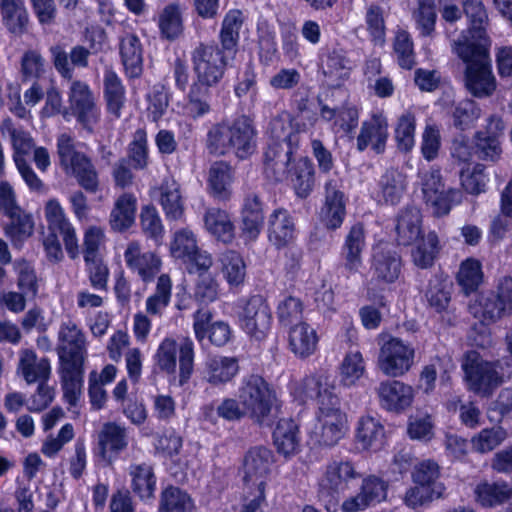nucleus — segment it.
Segmentation results:
<instances>
[{
    "label": "nucleus",
    "instance_id": "obj_25",
    "mask_svg": "<svg viewBox=\"0 0 512 512\" xmlns=\"http://www.w3.org/2000/svg\"><path fill=\"white\" fill-rule=\"evenodd\" d=\"M474 494L476 501L483 507L503 505L512 498V483L504 480H483L476 485Z\"/></svg>",
    "mask_w": 512,
    "mask_h": 512
},
{
    "label": "nucleus",
    "instance_id": "obj_20",
    "mask_svg": "<svg viewBox=\"0 0 512 512\" xmlns=\"http://www.w3.org/2000/svg\"><path fill=\"white\" fill-rule=\"evenodd\" d=\"M401 258L389 244L379 243L373 248L371 270L378 281L393 283L401 273Z\"/></svg>",
    "mask_w": 512,
    "mask_h": 512
},
{
    "label": "nucleus",
    "instance_id": "obj_17",
    "mask_svg": "<svg viewBox=\"0 0 512 512\" xmlns=\"http://www.w3.org/2000/svg\"><path fill=\"white\" fill-rule=\"evenodd\" d=\"M293 144L270 142L264 154V171L267 178L281 182L289 178Z\"/></svg>",
    "mask_w": 512,
    "mask_h": 512
},
{
    "label": "nucleus",
    "instance_id": "obj_32",
    "mask_svg": "<svg viewBox=\"0 0 512 512\" xmlns=\"http://www.w3.org/2000/svg\"><path fill=\"white\" fill-rule=\"evenodd\" d=\"M128 474L131 478V489L134 494L143 501L154 498L156 476L150 464L133 463L128 468Z\"/></svg>",
    "mask_w": 512,
    "mask_h": 512
},
{
    "label": "nucleus",
    "instance_id": "obj_55",
    "mask_svg": "<svg viewBox=\"0 0 512 512\" xmlns=\"http://www.w3.org/2000/svg\"><path fill=\"white\" fill-rule=\"evenodd\" d=\"M445 486L443 484H435L432 487L417 484L409 488L404 495V503L412 509L425 506L435 499L444 496Z\"/></svg>",
    "mask_w": 512,
    "mask_h": 512
},
{
    "label": "nucleus",
    "instance_id": "obj_21",
    "mask_svg": "<svg viewBox=\"0 0 512 512\" xmlns=\"http://www.w3.org/2000/svg\"><path fill=\"white\" fill-rule=\"evenodd\" d=\"M388 139V121L381 114H374L370 120L362 124L360 134L357 137V148L363 151L370 144L372 149L380 154L384 152Z\"/></svg>",
    "mask_w": 512,
    "mask_h": 512
},
{
    "label": "nucleus",
    "instance_id": "obj_41",
    "mask_svg": "<svg viewBox=\"0 0 512 512\" xmlns=\"http://www.w3.org/2000/svg\"><path fill=\"white\" fill-rule=\"evenodd\" d=\"M235 358L215 356L207 360L204 379L212 385H220L231 381L238 372Z\"/></svg>",
    "mask_w": 512,
    "mask_h": 512
},
{
    "label": "nucleus",
    "instance_id": "obj_42",
    "mask_svg": "<svg viewBox=\"0 0 512 512\" xmlns=\"http://www.w3.org/2000/svg\"><path fill=\"white\" fill-rule=\"evenodd\" d=\"M384 434V426L378 418L371 415L359 418L356 439L363 449H378L383 443Z\"/></svg>",
    "mask_w": 512,
    "mask_h": 512
},
{
    "label": "nucleus",
    "instance_id": "obj_29",
    "mask_svg": "<svg viewBox=\"0 0 512 512\" xmlns=\"http://www.w3.org/2000/svg\"><path fill=\"white\" fill-rule=\"evenodd\" d=\"M18 372L28 384L47 382L51 366L47 358H38L33 350L25 349L20 353Z\"/></svg>",
    "mask_w": 512,
    "mask_h": 512
},
{
    "label": "nucleus",
    "instance_id": "obj_35",
    "mask_svg": "<svg viewBox=\"0 0 512 512\" xmlns=\"http://www.w3.org/2000/svg\"><path fill=\"white\" fill-rule=\"evenodd\" d=\"M120 56L126 75L138 78L143 71L142 45L134 34H126L120 40Z\"/></svg>",
    "mask_w": 512,
    "mask_h": 512
},
{
    "label": "nucleus",
    "instance_id": "obj_63",
    "mask_svg": "<svg viewBox=\"0 0 512 512\" xmlns=\"http://www.w3.org/2000/svg\"><path fill=\"white\" fill-rule=\"evenodd\" d=\"M364 373L365 364L362 354L359 351L347 353L340 366V377L343 385H355Z\"/></svg>",
    "mask_w": 512,
    "mask_h": 512
},
{
    "label": "nucleus",
    "instance_id": "obj_57",
    "mask_svg": "<svg viewBox=\"0 0 512 512\" xmlns=\"http://www.w3.org/2000/svg\"><path fill=\"white\" fill-rule=\"evenodd\" d=\"M416 117L414 113L406 111L399 116L395 126V140L400 151L407 153L415 144Z\"/></svg>",
    "mask_w": 512,
    "mask_h": 512
},
{
    "label": "nucleus",
    "instance_id": "obj_60",
    "mask_svg": "<svg viewBox=\"0 0 512 512\" xmlns=\"http://www.w3.org/2000/svg\"><path fill=\"white\" fill-rule=\"evenodd\" d=\"M438 243V236L435 232H429L422 237L412 250L414 264L422 269L432 266L438 252Z\"/></svg>",
    "mask_w": 512,
    "mask_h": 512
},
{
    "label": "nucleus",
    "instance_id": "obj_8",
    "mask_svg": "<svg viewBox=\"0 0 512 512\" xmlns=\"http://www.w3.org/2000/svg\"><path fill=\"white\" fill-rule=\"evenodd\" d=\"M418 183L423 199L436 216L447 215L451 210V200L459 193L455 189L445 190L439 168L420 167L417 172Z\"/></svg>",
    "mask_w": 512,
    "mask_h": 512
},
{
    "label": "nucleus",
    "instance_id": "obj_59",
    "mask_svg": "<svg viewBox=\"0 0 512 512\" xmlns=\"http://www.w3.org/2000/svg\"><path fill=\"white\" fill-rule=\"evenodd\" d=\"M222 273L231 286L243 283L246 275V265L239 253L229 250L221 255Z\"/></svg>",
    "mask_w": 512,
    "mask_h": 512
},
{
    "label": "nucleus",
    "instance_id": "obj_22",
    "mask_svg": "<svg viewBox=\"0 0 512 512\" xmlns=\"http://www.w3.org/2000/svg\"><path fill=\"white\" fill-rule=\"evenodd\" d=\"M255 129L252 121L246 116H240L231 123V152L240 159L251 155L256 147Z\"/></svg>",
    "mask_w": 512,
    "mask_h": 512
},
{
    "label": "nucleus",
    "instance_id": "obj_28",
    "mask_svg": "<svg viewBox=\"0 0 512 512\" xmlns=\"http://www.w3.org/2000/svg\"><path fill=\"white\" fill-rule=\"evenodd\" d=\"M288 344L292 353L297 357L307 358L317 349V332L306 322L295 324L289 330Z\"/></svg>",
    "mask_w": 512,
    "mask_h": 512
},
{
    "label": "nucleus",
    "instance_id": "obj_64",
    "mask_svg": "<svg viewBox=\"0 0 512 512\" xmlns=\"http://www.w3.org/2000/svg\"><path fill=\"white\" fill-rule=\"evenodd\" d=\"M198 248L196 236L192 230L183 228L175 232L170 251L174 258L183 262L191 258Z\"/></svg>",
    "mask_w": 512,
    "mask_h": 512
},
{
    "label": "nucleus",
    "instance_id": "obj_26",
    "mask_svg": "<svg viewBox=\"0 0 512 512\" xmlns=\"http://www.w3.org/2000/svg\"><path fill=\"white\" fill-rule=\"evenodd\" d=\"M58 338L57 351L59 357H86L85 336L74 322L67 321L62 323Z\"/></svg>",
    "mask_w": 512,
    "mask_h": 512
},
{
    "label": "nucleus",
    "instance_id": "obj_2",
    "mask_svg": "<svg viewBox=\"0 0 512 512\" xmlns=\"http://www.w3.org/2000/svg\"><path fill=\"white\" fill-rule=\"evenodd\" d=\"M360 477L361 474L352 461L339 459L326 464L318 482V496L327 512H337L341 508V495Z\"/></svg>",
    "mask_w": 512,
    "mask_h": 512
},
{
    "label": "nucleus",
    "instance_id": "obj_40",
    "mask_svg": "<svg viewBox=\"0 0 512 512\" xmlns=\"http://www.w3.org/2000/svg\"><path fill=\"white\" fill-rule=\"evenodd\" d=\"M462 6L470 22L471 39L468 40L475 43L486 42L489 19L483 3L480 0H462Z\"/></svg>",
    "mask_w": 512,
    "mask_h": 512
},
{
    "label": "nucleus",
    "instance_id": "obj_56",
    "mask_svg": "<svg viewBox=\"0 0 512 512\" xmlns=\"http://www.w3.org/2000/svg\"><path fill=\"white\" fill-rule=\"evenodd\" d=\"M482 279V266L478 260L468 258L461 263L457 273V282L466 295L476 291Z\"/></svg>",
    "mask_w": 512,
    "mask_h": 512
},
{
    "label": "nucleus",
    "instance_id": "obj_61",
    "mask_svg": "<svg viewBox=\"0 0 512 512\" xmlns=\"http://www.w3.org/2000/svg\"><path fill=\"white\" fill-rule=\"evenodd\" d=\"M192 507L190 496L177 487L170 486L161 493L159 512H189Z\"/></svg>",
    "mask_w": 512,
    "mask_h": 512
},
{
    "label": "nucleus",
    "instance_id": "obj_24",
    "mask_svg": "<svg viewBox=\"0 0 512 512\" xmlns=\"http://www.w3.org/2000/svg\"><path fill=\"white\" fill-rule=\"evenodd\" d=\"M344 195L338 189L337 182L329 180L325 184V204L322 208V220L329 229L341 226L345 217Z\"/></svg>",
    "mask_w": 512,
    "mask_h": 512
},
{
    "label": "nucleus",
    "instance_id": "obj_47",
    "mask_svg": "<svg viewBox=\"0 0 512 512\" xmlns=\"http://www.w3.org/2000/svg\"><path fill=\"white\" fill-rule=\"evenodd\" d=\"M103 85L107 109L116 118H119L125 102V88L122 81L112 69H106Z\"/></svg>",
    "mask_w": 512,
    "mask_h": 512
},
{
    "label": "nucleus",
    "instance_id": "obj_30",
    "mask_svg": "<svg viewBox=\"0 0 512 512\" xmlns=\"http://www.w3.org/2000/svg\"><path fill=\"white\" fill-rule=\"evenodd\" d=\"M205 229L218 241L231 243L235 238V227L229 213L217 207L207 208L203 215Z\"/></svg>",
    "mask_w": 512,
    "mask_h": 512
},
{
    "label": "nucleus",
    "instance_id": "obj_11",
    "mask_svg": "<svg viewBox=\"0 0 512 512\" xmlns=\"http://www.w3.org/2000/svg\"><path fill=\"white\" fill-rule=\"evenodd\" d=\"M70 109L77 121L88 132L98 123L100 110L89 86L79 80H71L68 93Z\"/></svg>",
    "mask_w": 512,
    "mask_h": 512
},
{
    "label": "nucleus",
    "instance_id": "obj_51",
    "mask_svg": "<svg viewBox=\"0 0 512 512\" xmlns=\"http://www.w3.org/2000/svg\"><path fill=\"white\" fill-rule=\"evenodd\" d=\"M1 10L4 23L11 33L22 35L27 32L29 16L23 0H12L1 6Z\"/></svg>",
    "mask_w": 512,
    "mask_h": 512
},
{
    "label": "nucleus",
    "instance_id": "obj_33",
    "mask_svg": "<svg viewBox=\"0 0 512 512\" xmlns=\"http://www.w3.org/2000/svg\"><path fill=\"white\" fill-rule=\"evenodd\" d=\"M117 374V368L112 365H106L101 372L93 370L88 376V395L93 410L102 409L107 402V392L104 389L106 384L114 381Z\"/></svg>",
    "mask_w": 512,
    "mask_h": 512
},
{
    "label": "nucleus",
    "instance_id": "obj_37",
    "mask_svg": "<svg viewBox=\"0 0 512 512\" xmlns=\"http://www.w3.org/2000/svg\"><path fill=\"white\" fill-rule=\"evenodd\" d=\"M469 312L482 323L495 322L508 315L501 304L496 292L489 291L480 294L468 306Z\"/></svg>",
    "mask_w": 512,
    "mask_h": 512
},
{
    "label": "nucleus",
    "instance_id": "obj_54",
    "mask_svg": "<svg viewBox=\"0 0 512 512\" xmlns=\"http://www.w3.org/2000/svg\"><path fill=\"white\" fill-rule=\"evenodd\" d=\"M20 77L26 83L39 81L46 73V60L40 51L28 49L20 58Z\"/></svg>",
    "mask_w": 512,
    "mask_h": 512
},
{
    "label": "nucleus",
    "instance_id": "obj_52",
    "mask_svg": "<svg viewBox=\"0 0 512 512\" xmlns=\"http://www.w3.org/2000/svg\"><path fill=\"white\" fill-rule=\"evenodd\" d=\"M231 124L225 121L213 124L206 135L205 146L210 154L224 156L231 152Z\"/></svg>",
    "mask_w": 512,
    "mask_h": 512
},
{
    "label": "nucleus",
    "instance_id": "obj_15",
    "mask_svg": "<svg viewBox=\"0 0 512 512\" xmlns=\"http://www.w3.org/2000/svg\"><path fill=\"white\" fill-rule=\"evenodd\" d=\"M124 260L127 267L144 282L152 281L160 272L162 266L160 257L152 251H144L137 241H131L127 244Z\"/></svg>",
    "mask_w": 512,
    "mask_h": 512
},
{
    "label": "nucleus",
    "instance_id": "obj_1",
    "mask_svg": "<svg viewBox=\"0 0 512 512\" xmlns=\"http://www.w3.org/2000/svg\"><path fill=\"white\" fill-rule=\"evenodd\" d=\"M455 52L466 64L464 83L476 98L490 97L496 90L488 49L484 43H475L463 37L455 43Z\"/></svg>",
    "mask_w": 512,
    "mask_h": 512
},
{
    "label": "nucleus",
    "instance_id": "obj_5",
    "mask_svg": "<svg viewBox=\"0 0 512 512\" xmlns=\"http://www.w3.org/2000/svg\"><path fill=\"white\" fill-rule=\"evenodd\" d=\"M238 399L248 412V417L258 424H263L270 416L276 402V394L263 377L250 375L243 380L238 391Z\"/></svg>",
    "mask_w": 512,
    "mask_h": 512
},
{
    "label": "nucleus",
    "instance_id": "obj_44",
    "mask_svg": "<svg viewBox=\"0 0 512 512\" xmlns=\"http://www.w3.org/2000/svg\"><path fill=\"white\" fill-rule=\"evenodd\" d=\"M136 198L124 193L117 198L110 213V225L114 231L122 232L129 229L135 221Z\"/></svg>",
    "mask_w": 512,
    "mask_h": 512
},
{
    "label": "nucleus",
    "instance_id": "obj_36",
    "mask_svg": "<svg viewBox=\"0 0 512 512\" xmlns=\"http://www.w3.org/2000/svg\"><path fill=\"white\" fill-rule=\"evenodd\" d=\"M421 222L419 209L407 207L402 210L397 217L395 227L398 244L407 246L419 240L422 234Z\"/></svg>",
    "mask_w": 512,
    "mask_h": 512
},
{
    "label": "nucleus",
    "instance_id": "obj_38",
    "mask_svg": "<svg viewBox=\"0 0 512 512\" xmlns=\"http://www.w3.org/2000/svg\"><path fill=\"white\" fill-rule=\"evenodd\" d=\"M365 247V234L362 224L351 227L345 238L342 250L344 266L350 272H357L362 265V251Z\"/></svg>",
    "mask_w": 512,
    "mask_h": 512
},
{
    "label": "nucleus",
    "instance_id": "obj_27",
    "mask_svg": "<svg viewBox=\"0 0 512 512\" xmlns=\"http://www.w3.org/2000/svg\"><path fill=\"white\" fill-rule=\"evenodd\" d=\"M263 205L258 195L249 193L245 196L241 210V229L248 240H255L263 225Z\"/></svg>",
    "mask_w": 512,
    "mask_h": 512
},
{
    "label": "nucleus",
    "instance_id": "obj_6",
    "mask_svg": "<svg viewBox=\"0 0 512 512\" xmlns=\"http://www.w3.org/2000/svg\"><path fill=\"white\" fill-rule=\"evenodd\" d=\"M179 353V385H185L194 370V344L190 338H183L178 344L172 338H165L159 345L155 360L158 367L171 375L176 372Z\"/></svg>",
    "mask_w": 512,
    "mask_h": 512
},
{
    "label": "nucleus",
    "instance_id": "obj_53",
    "mask_svg": "<svg viewBox=\"0 0 512 512\" xmlns=\"http://www.w3.org/2000/svg\"><path fill=\"white\" fill-rule=\"evenodd\" d=\"M289 178L293 184L296 194L299 197H306L314 185L313 164L307 158L299 159L292 168H290Z\"/></svg>",
    "mask_w": 512,
    "mask_h": 512
},
{
    "label": "nucleus",
    "instance_id": "obj_10",
    "mask_svg": "<svg viewBox=\"0 0 512 512\" xmlns=\"http://www.w3.org/2000/svg\"><path fill=\"white\" fill-rule=\"evenodd\" d=\"M238 319L241 329L253 340H264L271 330V309L261 295H254L245 302Z\"/></svg>",
    "mask_w": 512,
    "mask_h": 512
},
{
    "label": "nucleus",
    "instance_id": "obj_50",
    "mask_svg": "<svg viewBox=\"0 0 512 512\" xmlns=\"http://www.w3.org/2000/svg\"><path fill=\"white\" fill-rule=\"evenodd\" d=\"M210 87L197 82L191 85L185 104V112L191 119L197 120L211 112Z\"/></svg>",
    "mask_w": 512,
    "mask_h": 512
},
{
    "label": "nucleus",
    "instance_id": "obj_19",
    "mask_svg": "<svg viewBox=\"0 0 512 512\" xmlns=\"http://www.w3.org/2000/svg\"><path fill=\"white\" fill-rule=\"evenodd\" d=\"M128 444L127 428L117 422H105L97 434L98 455L104 460L118 456Z\"/></svg>",
    "mask_w": 512,
    "mask_h": 512
},
{
    "label": "nucleus",
    "instance_id": "obj_43",
    "mask_svg": "<svg viewBox=\"0 0 512 512\" xmlns=\"http://www.w3.org/2000/svg\"><path fill=\"white\" fill-rule=\"evenodd\" d=\"M298 432V426L293 420L281 419L273 432L277 451L285 457L297 453L300 447Z\"/></svg>",
    "mask_w": 512,
    "mask_h": 512
},
{
    "label": "nucleus",
    "instance_id": "obj_34",
    "mask_svg": "<svg viewBox=\"0 0 512 512\" xmlns=\"http://www.w3.org/2000/svg\"><path fill=\"white\" fill-rule=\"evenodd\" d=\"M159 203L169 220H179L184 214V202L180 184L174 178H166L158 188Z\"/></svg>",
    "mask_w": 512,
    "mask_h": 512
},
{
    "label": "nucleus",
    "instance_id": "obj_31",
    "mask_svg": "<svg viewBox=\"0 0 512 512\" xmlns=\"http://www.w3.org/2000/svg\"><path fill=\"white\" fill-rule=\"evenodd\" d=\"M295 224L285 209H276L269 216L268 238L277 248L287 246L294 238Z\"/></svg>",
    "mask_w": 512,
    "mask_h": 512
},
{
    "label": "nucleus",
    "instance_id": "obj_62",
    "mask_svg": "<svg viewBox=\"0 0 512 512\" xmlns=\"http://www.w3.org/2000/svg\"><path fill=\"white\" fill-rule=\"evenodd\" d=\"M460 182L463 190L473 196L486 192L488 177L482 164H475L472 168L461 169Z\"/></svg>",
    "mask_w": 512,
    "mask_h": 512
},
{
    "label": "nucleus",
    "instance_id": "obj_18",
    "mask_svg": "<svg viewBox=\"0 0 512 512\" xmlns=\"http://www.w3.org/2000/svg\"><path fill=\"white\" fill-rule=\"evenodd\" d=\"M301 390L307 398L316 400L318 409L340 404L335 380L327 373L306 376L301 383Z\"/></svg>",
    "mask_w": 512,
    "mask_h": 512
},
{
    "label": "nucleus",
    "instance_id": "obj_16",
    "mask_svg": "<svg viewBox=\"0 0 512 512\" xmlns=\"http://www.w3.org/2000/svg\"><path fill=\"white\" fill-rule=\"evenodd\" d=\"M45 217L49 231L62 236L65 249L71 258L77 257L79 253L76 231L69 219L66 217L63 208L56 199H50L45 205Z\"/></svg>",
    "mask_w": 512,
    "mask_h": 512
},
{
    "label": "nucleus",
    "instance_id": "obj_23",
    "mask_svg": "<svg viewBox=\"0 0 512 512\" xmlns=\"http://www.w3.org/2000/svg\"><path fill=\"white\" fill-rule=\"evenodd\" d=\"M273 460L272 452L263 446L251 448L244 458V480L257 486L260 481L265 482L266 476L270 472V466Z\"/></svg>",
    "mask_w": 512,
    "mask_h": 512
},
{
    "label": "nucleus",
    "instance_id": "obj_48",
    "mask_svg": "<svg viewBox=\"0 0 512 512\" xmlns=\"http://www.w3.org/2000/svg\"><path fill=\"white\" fill-rule=\"evenodd\" d=\"M244 23L243 13L240 10L233 9L226 13L219 34L221 47L228 54L236 52L239 41V33Z\"/></svg>",
    "mask_w": 512,
    "mask_h": 512
},
{
    "label": "nucleus",
    "instance_id": "obj_13",
    "mask_svg": "<svg viewBox=\"0 0 512 512\" xmlns=\"http://www.w3.org/2000/svg\"><path fill=\"white\" fill-rule=\"evenodd\" d=\"M388 482L384 479L369 475L362 480L359 492L346 498L341 504L343 512H359L369 506L378 504L387 498Z\"/></svg>",
    "mask_w": 512,
    "mask_h": 512
},
{
    "label": "nucleus",
    "instance_id": "obj_3",
    "mask_svg": "<svg viewBox=\"0 0 512 512\" xmlns=\"http://www.w3.org/2000/svg\"><path fill=\"white\" fill-rule=\"evenodd\" d=\"M57 155L66 175L76 178L87 192L96 193L99 189L98 172L91 159L75 147L74 138L68 133L57 137Z\"/></svg>",
    "mask_w": 512,
    "mask_h": 512
},
{
    "label": "nucleus",
    "instance_id": "obj_9",
    "mask_svg": "<svg viewBox=\"0 0 512 512\" xmlns=\"http://www.w3.org/2000/svg\"><path fill=\"white\" fill-rule=\"evenodd\" d=\"M414 348L399 338L391 337L380 347L377 365L388 377H401L413 366Z\"/></svg>",
    "mask_w": 512,
    "mask_h": 512
},
{
    "label": "nucleus",
    "instance_id": "obj_14",
    "mask_svg": "<svg viewBox=\"0 0 512 512\" xmlns=\"http://www.w3.org/2000/svg\"><path fill=\"white\" fill-rule=\"evenodd\" d=\"M379 405L386 411L401 413L408 409L414 400L415 392L411 385L399 380L381 381L375 388Z\"/></svg>",
    "mask_w": 512,
    "mask_h": 512
},
{
    "label": "nucleus",
    "instance_id": "obj_4",
    "mask_svg": "<svg viewBox=\"0 0 512 512\" xmlns=\"http://www.w3.org/2000/svg\"><path fill=\"white\" fill-rule=\"evenodd\" d=\"M461 366L468 389L481 397H490L503 382L498 364L485 360L476 351H468Z\"/></svg>",
    "mask_w": 512,
    "mask_h": 512
},
{
    "label": "nucleus",
    "instance_id": "obj_39",
    "mask_svg": "<svg viewBox=\"0 0 512 512\" xmlns=\"http://www.w3.org/2000/svg\"><path fill=\"white\" fill-rule=\"evenodd\" d=\"M234 179L231 166L224 161L214 162L208 171V186L210 193L218 199L226 200L231 195V185Z\"/></svg>",
    "mask_w": 512,
    "mask_h": 512
},
{
    "label": "nucleus",
    "instance_id": "obj_45",
    "mask_svg": "<svg viewBox=\"0 0 512 512\" xmlns=\"http://www.w3.org/2000/svg\"><path fill=\"white\" fill-rule=\"evenodd\" d=\"M407 176L395 168L385 171L380 179V192L385 203L396 205L407 190Z\"/></svg>",
    "mask_w": 512,
    "mask_h": 512
},
{
    "label": "nucleus",
    "instance_id": "obj_58",
    "mask_svg": "<svg viewBox=\"0 0 512 512\" xmlns=\"http://www.w3.org/2000/svg\"><path fill=\"white\" fill-rule=\"evenodd\" d=\"M159 28L163 37L173 40L183 31L181 8L178 3L164 7L159 15Z\"/></svg>",
    "mask_w": 512,
    "mask_h": 512
},
{
    "label": "nucleus",
    "instance_id": "obj_46",
    "mask_svg": "<svg viewBox=\"0 0 512 512\" xmlns=\"http://www.w3.org/2000/svg\"><path fill=\"white\" fill-rule=\"evenodd\" d=\"M2 135H8L13 148V158L15 163L18 160H25L24 156L28 155L34 148V140L30 133L23 128L16 127L10 118L3 120L0 125Z\"/></svg>",
    "mask_w": 512,
    "mask_h": 512
},
{
    "label": "nucleus",
    "instance_id": "obj_7",
    "mask_svg": "<svg viewBox=\"0 0 512 512\" xmlns=\"http://www.w3.org/2000/svg\"><path fill=\"white\" fill-rule=\"evenodd\" d=\"M228 52L213 43H199L191 52V61L197 83L214 86L222 79Z\"/></svg>",
    "mask_w": 512,
    "mask_h": 512
},
{
    "label": "nucleus",
    "instance_id": "obj_12",
    "mask_svg": "<svg viewBox=\"0 0 512 512\" xmlns=\"http://www.w3.org/2000/svg\"><path fill=\"white\" fill-rule=\"evenodd\" d=\"M316 419L314 436L319 445L332 447L343 438L347 429V417L340 404L318 409Z\"/></svg>",
    "mask_w": 512,
    "mask_h": 512
},
{
    "label": "nucleus",
    "instance_id": "obj_49",
    "mask_svg": "<svg viewBox=\"0 0 512 512\" xmlns=\"http://www.w3.org/2000/svg\"><path fill=\"white\" fill-rule=\"evenodd\" d=\"M7 217L10 221L5 225V235L14 246H20L33 234L34 221L32 216L20 209L7 215Z\"/></svg>",
    "mask_w": 512,
    "mask_h": 512
}]
</instances>
